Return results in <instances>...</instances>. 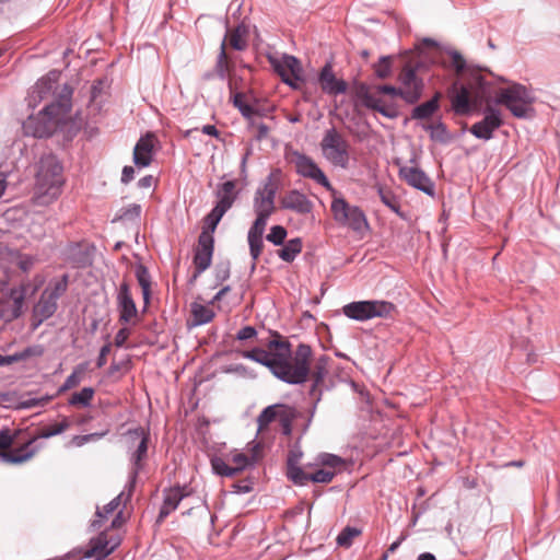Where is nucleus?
I'll use <instances>...</instances> for the list:
<instances>
[{
  "label": "nucleus",
  "mask_w": 560,
  "mask_h": 560,
  "mask_svg": "<svg viewBox=\"0 0 560 560\" xmlns=\"http://www.w3.org/2000/svg\"><path fill=\"white\" fill-rule=\"evenodd\" d=\"M447 52L456 73L467 79V84L459 88L457 84L453 85L452 107L457 115H467L471 110V106H479L490 97L491 89L480 70L468 67L457 50H447Z\"/></svg>",
  "instance_id": "nucleus-1"
},
{
  "label": "nucleus",
  "mask_w": 560,
  "mask_h": 560,
  "mask_svg": "<svg viewBox=\"0 0 560 560\" xmlns=\"http://www.w3.org/2000/svg\"><path fill=\"white\" fill-rule=\"evenodd\" d=\"M270 350H277L271 373L282 382L299 385L306 382L311 373L312 348L300 343L292 352L289 341L273 339L267 345Z\"/></svg>",
  "instance_id": "nucleus-2"
},
{
  "label": "nucleus",
  "mask_w": 560,
  "mask_h": 560,
  "mask_svg": "<svg viewBox=\"0 0 560 560\" xmlns=\"http://www.w3.org/2000/svg\"><path fill=\"white\" fill-rule=\"evenodd\" d=\"M65 183L62 166L52 154L45 155L38 163L36 173L35 194L40 203L57 199Z\"/></svg>",
  "instance_id": "nucleus-3"
},
{
  "label": "nucleus",
  "mask_w": 560,
  "mask_h": 560,
  "mask_svg": "<svg viewBox=\"0 0 560 560\" xmlns=\"http://www.w3.org/2000/svg\"><path fill=\"white\" fill-rule=\"evenodd\" d=\"M70 94L71 92L68 91L67 97L46 105L37 116L30 115L23 122L24 132L35 138L50 136L70 109Z\"/></svg>",
  "instance_id": "nucleus-4"
},
{
  "label": "nucleus",
  "mask_w": 560,
  "mask_h": 560,
  "mask_svg": "<svg viewBox=\"0 0 560 560\" xmlns=\"http://www.w3.org/2000/svg\"><path fill=\"white\" fill-rule=\"evenodd\" d=\"M69 276L51 279L39 295L32 311V327L37 329L43 322L50 318L58 308V300L67 292Z\"/></svg>",
  "instance_id": "nucleus-5"
},
{
  "label": "nucleus",
  "mask_w": 560,
  "mask_h": 560,
  "mask_svg": "<svg viewBox=\"0 0 560 560\" xmlns=\"http://www.w3.org/2000/svg\"><path fill=\"white\" fill-rule=\"evenodd\" d=\"M535 96L524 85L518 83L502 88L497 93L495 103L504 105L513 116L528 119L535 116L533 104Z\"/></svg>",
  "instance_id": "nucleus-6"
},
{
  "label": "nucleus",
  "mask_w": 560,
  "mask_h": 560,
  "mask_svg": "<svg viewBox=\"0 0 560 560\" xmlns=\"http://www.w3.org/2000/svg\"><path fill=\"white\" fill-rule=\"evenodd\" d=\"M332 197L330 210L334 220L341 226L361 233L369 228L364 212L358 206H352L335 189L329 190Z\"/></svg>",
  "instance_id": "nucleus-7"
},
{
  "label": "nucleus",
  "mask_w": 560,
  "mask_h": 560,
  "mask_svg": "<svg viewBox=\"0 0 560 560\" xmlns=\"http://www.w3.org/2000/svg\"><path fill=\"white\" fill-rule=\"evenodd\" d=\"M396 306L384 300L355 301L343 305L342 313L350 319L366 322L372 318H388L395 313Z\"/></svg>",
  "instance_id": "nucleus-8"
},
{
  "label": "nucleus",
  "mask_w": 560,
  "mask_h": 560,
  "mask_svg": "<svg viewBox=\"0 0 560 560\" xmlns=\"http://www.w3.org/2000/svg\"><path fill=\"white\" fill-rule=\"evenodd\" d=\"M323 155L332 165L347 168L349 165V143L348 141L335 129H328L320 142Z\"/></svg>",
  "instance_id": "nucleus-9"
},
{
  "label": "nucleus",
  "mask_w": 560,
  "mask_h": 560,
  "mask_svg": "<svg viewBox=\"0 0 560 560\" xmlns=\"http://www.w3.org/2000/svg\"><path fill=\"white\" fill-rule=\"evenodd\" d=\"M276 192L277 187L272 183L271 177L268 178L261 188H258L255 191L253 208L256 214V220L253 224L262 223V225H267L269 217L275 211Z\"/></svg>",
  "instance_id": "nucleus-10"
},
{
  "label": "nucleus",
  "mask_w": 560,
  "mask_h": 560,
  "mask_svg": "<svg viewBox=\"0 0 560 560\" xmlns=\"http://www.w3.org/2000/svg\"><path fill=\"white\" fill-rule=\"evenodd\" d=\"M129 439L131 440L130 460L132 468L128 479V494L127 498H131L137 482L139 471L141 469V460L147 456L148 452V438L144 435L142 430L129 431Z\"/></svg>",
  "instance_id": "nucleus-11"
},
{
  "label": "nucleus",
  "mask_w": 560,
  "mask_h": 560,
  "mask_svg": "<svg viewBox=\"0 0 560 560\" xmlns=\"http://www.w3.org/2000/svg\"><path fill=\"white\" fill-rule=\"evenodd\" d=\"M28 287V283H22L20 287L11 289L9 294L1 299L0 319L9 323L22 315Z\"/></svg>",
  "instance_id": "nucleus-12"
},
{
  "label": "nucleus",
  "mask_w": 560,
  "mask_h": 560,
  "mask_svg": "<svg viewBox=\"0 0 560 560\" xmlns=\"http://www.w3.org/2000/svg\"><path fill=\"white\" fill-rule=\"evenodd\" d=\"M275 71L281 77L282 81L296 88V82L302 80L303 70L298 58L290 55H283L280 58H270Z\"/></svg>",
  "instance_id": "nucleus-13"
},
{
  "label": "nucleus",
  "mask_w": 560,
  "mask_h": 560,
  "mask_svg": "<svg viewBox=\"0 0 560 560\" xmlns=\"http://www.w3.org/2000/svg\"><path fill=\"white\" fill-rule=\"evenodd\" d=\"M293 163L299 175L314 180L327 190H332L334 187L330 182L313 159L305 154L295 152L293 154Z\"/></svg>",
  "instance_id": "nucleus-14"
},
{
  "label": "nucleus",
  "mask_w": 560,
  "mask_h": 560,
  "mask_svg": "<svg viewBox=\"0 0 560 560\" xmlns=\"http://www.w3.org/2000/svg\"><path fill=\"white\" fill-rule=\"evenodd\" d=\"M59 78L60 72L52 70L39 79L26 97L28 107L35 108L42 101L46 100L50 94H54Z\"/></svg>",
  "instance_id": "nucleus-15"
},
{
  "label": "nucleus",
  "mask_w": 560,
  "mask_h": 560,
  "mask_svg": "<svg viewBox=\"0 0 560 560\" xmlns=\"http://www.w3.org/2000/svg\"><path fill=\"white\" fill-rule=\"evenodd\" d=\"M399 177L409 186L421 190L428 196H434V183L421 168L410 165L400 166Z\"/></svg>",
  "instance_id": "nucleus-16"
},
{
  "label": "nucleus",
  "mask_w": 560,
  "mask_h": 560,
  "mask_svg": "<svg viewBox=\"0 0 560 560\" xmlns=\"http://www.w3.org/2000/svg\"><path fill=\"white\" fill-rule=\"evenodd\" d=\"M400 82L401 98L407 103H416L422 93L423 83L416 74V70L405 67L398 78Z\"/></svg>",
  "instance_id": "nucleus-17"
},
{
  "label": "nucleus",
  "mask_w": 560,
  "mask_h": 560,
  "mask_svg": "<svg viewBox=\"0 0 560 560\" xmlns=\"http://www.w3.org/2000/svg\"><path fill=\"white\" fill-rule=\"evenodd\" d=\"M213 235L209 232H201L198 238V245L194 255L195 278L206 271L212 261L213 255Z\"/></svg>",
  "instance_id": "nucleus-18"
},
{
  "label": "nucleus",
  "mask_w": 560,
  "mask_h": 560,
  "mask_svg": "<svg viewBox=\"0 0 560 560\" xmlns=\"http://www.w3.org/2000/svg\"><path fill=\"white\" fill-rule=\"evenodd\" d=\"M502 125V117L500 110L488 106L485 110L482 120L474 124L470 132L478 139L490 140L493 131Z\"/></svg>",
  "instance_id": "nucleus-19"
},
{
  "label": "nucleus",
  "mask_w": 560,
  "mask_h": 560,
  "mask_svg": "<svg viewBox=\"0 0 560 560\" xmlns=\"http://www.w3.org/2000/svg\"><path fill=\"white\" fill-rule=\"evenodd\" d=\"M117 307L119 312V322L124 324H135L138 318L136 303L130 294L129 285L124 282L120 284L117 294Z\"/></svg>",
  "instance_id": "nucleus-20"
},
{
  "label": "nucleus",
  "mask_w": 560,
  "mask_h": 560,
  "mask_svg": "<svg viewBox=\"0 0 560 560\" xmlns=\"http://www.w3.org/2000/svg\"><path fill=\"white\" fill-rule=\"evenodd\" d=\"M318 81L323 92L329 95L343 94L348 88L346 81L336 78L330 62L322 68Z\"/></svg>",
  "instance_id": "nucleus-21"
},
{
  "label": "nucleus",
  "mask_w": 560,
  "mask_h": 560,
  "mask_svg": "<svg viewBox=\"0 0 560 560\" xmlns=\"http://www.w3.org/2000/svg\"><path fill=\"white\" fill-rule=\"evenodd\" d=\"M280 205L282 209L294 211L298 214H308L313 209V202L296 189L288 191L282 197Z\"/></svg>",
  "instance_id": "nucleus-22"
},
{
  "label": "nucleus",
  "mask_w": 560,
  "mask_h": 560,
  "mask_svg": "<svg viewBox=\"0 0 560 560\" xmlns=\"http://www.w3.org/2000/svg\"><path fill=\"white\" fill-rule=\"evenodd\" d=\"M118 542L110 544L105 534H101L90 540L89 547L83 551V559L94 558L95 560H103L109 556Z\"/></svg>",
  "instance_id": "nucleus-23"
},
{
  "label": "nucleus",
  "mask_w": 560,
  "mask_h": 560,
  "mask_svg": "<svg viewBox=\"0 0 560 560\" xmlns=\"http://www.w3.org/2000/svg\"><path fill=\"white\" fill-rule=\"evenodd\" d=\"M154 138L151 135L141 137L133 149V163L138 167H147L153 158Z\"/></svg>",
  "instance_id": "nucleus-24"
},
{
  "label": "nucleus",
  "mask_w": 560,
  "mask_h": 560,
  "mask_svg": "<svg viewBox=\"0 0 560 560\" xmlns=\"http://www.w3.org/2000/svg\"><path fill=\"white\" fill-rule=\"evenodd\" d=\"M188 495L186 488L175 487L164 491L163 504L161 506L158 521L162 522L173 511H175L179 502Z\"/></svg>",
  "instance_id": "nucleus-25"
},
{
  "label": "nucleus",
  "mask_w": 560,
  "mask_h": 560,
  "mask_svg": "<svg viewBox=\"0 0 560 560\" xmlns=\"http://www.w3.org/2000/svg\"><path fill=\"white\" fill-rule=\"evenodd\" d=\"M36 438L30 440L22 446L8 451V452H1L0 458L9 464H22L31 459L35 453L37 452V448L33 446Z\"/></svg>",
  "instance_id": "nucleus-26"
},
{
  "label": "nucleus",
  "mask_w": 560,
  "mask_h": 560,
  "mask_svg": "<svg viewBox=\"0 0 560 560\" xmlns=\"http://www.w3.org/2000/svg\"><path fill=\"white\" fill-rule=\"evenodd\" d=\"M265 229L266 225H262V223L253 224L247 234L249 254L254 260L253 268H255V261L259 258L264 248L262 235Z\"/></svg>",
  "instance_id": "nucleus-27"
},
{
  "label": "nucleus",
  "mask_w": 560,
  "mask_h": 560,
  "mask_svg": "<svg viewBox=\"0 0 560 560\" xmlns=\"http://www.w3.org/2000/svg\"><path fill=\"white\" fill-rule=\"evenodd\" d=\"M236 195L234 180L223 183L217 192L218 202L214 208L225 214V212L233 206Z\"/></svg>",
  "instance_id": "nucleus-28"
},
{
  "label": "nucleus",
  "mask_w": 560,
  "mask_h": 560,
  "mask_svg": "<svg viewBox=\"0 0 560 560\" xmlns=\"http://www.w3.org/2000/svg\"><path fill=\"white\" fill-rule=\"evenodd\" d=\"M240 354L248 360L257 362L269 369L271 372L275 360L277 358V350H265L262 348H254L252 350H244Z\"/></svg>",
  "instance_id": "nucleus-29"
},
{
  "label": "nucleus",
  "mask_w": 560,
  "mask_h": 560,
  "mask_svg": "<svg viewBox=\"0 0 560 560\" xmlns=\"http://www.w3.org/2000/svg\"><path fill=\"white\" fill-rule=\"evenodd\" d=\"M360 98L365 107L374 109L385 117L394 118L397 115L393 107L385 105L381 98L370 93L368 90H361Z\"/></svg>",
  "instance_id": "nucleus-30"
},
{
  "label": "nucleus",
  "mask_w": 560,
  "mask_h": 560,
  "mask_svg": "<svg viewBox=\"0 0 560 560\" xmlns=\"http://www.w3.org/2000/svg\"><path fill=\"white\" fill-rule=\"evenodd\" d=\"M128 494V485L126 486L125 490L121 491L116 498H114L107 505L104 506L103 510L97 509L96 511V517L97 520L93 521L92 526L97 528L102 525V522L107 518V516L112 513H114L118 506L120 505L121 501L124 500V503L126 504L127 501L130 500V498H127Z\"/></svg>",
  "instance_id": "nucleus-31"
},
{
  "label": "nucleus",
  "mask_w": 560,
  "mask_h": 560,
  "mask_svg": "<svg viewBox=\"0 0 560 560\" xmlns=\"http://www.w3.org/2000/svg\"><path fill=\"white\" fill-rule=\"evenodd\" d=\"M192 315V325L201 326L210 323L214 318V312L209 305H203L198 302H192L190 305Z\"/></svg>",
  "instance_id": "nucleus-32"
},
{
  "label": "nucleus",
  "mask_w": 560,
  "mask_h": 560,
  "mask_svg": "<svg viewBox=\"0 0 560 560\" xmlns=\"http://www.w3.org/2000/svg\"><path fill=\"white\" fill-rule=\"evenodd\" d=\"M282 411H284V405L281 404L266 407L257 418L258 430L262 431L272 421L278 420Z\"/></svg>",
  "instance_id": "nucleus-33"
},
{
  "label": "nucleus",
  "mask_w": 560,
  "mask_h": 560,
  "mask_svg": "<svg viewBox=\"0 0 560 560\" xmlns=\"http://www.w3.org/2000/svg\"><path fill=\"white\" fill-rule=\"evenodd\" d=\"M440 93L431 100L416 106L411 113L412 119H428L439 109Z\"/></svg>",
  "instance_id": "nucleus-34"
},
{
  "label": "nucleus",
  "mask_w": 560,
  "mask_h": 560,
  "mask_svg": "<svg viewBox=\"0 0 560 560\" xmlns=\"http://www.w3.org/2000/svg\"><path fill=\"white\" fill-rule=\"evenodd\" d=\"M90 366L89 362H82L74 366L72 373L66 378L62 386L59 388V393L67 392L78 386L84 378L85 373Z\"/></svg>",
  "instance_id": "nucleus-35"
},
{
  "label": "nucleus",
  "mask_w": 560,
  "mask_h": 560,
  "mask_svg": "<svg viewBox=\"0 0 560 560\" xmlns=\"http://www.w3.org/2000/svg\"><path fill=\"white\" fill-rule=\"evenodd\" d=\"M329 358L327 355H320L316 359L314 370L310 373L313 387L319 386L328 374Z\"/></svg>",
  "instance_id": "nucleus-36"
},
{
  "label": "nucleus",
  "mask_w": 560,
  "mask_h": 560,
  "mask_svg": "<svg viewBox=\"0 0 560 560\" xmlns=\"http://www.w3.org/2000/svg\"><path fill=\"white\" fill-rule=\"evenodd\" d=\"M302 250V241L301 238H292L288 241L283 247L278 250V256L287 262H291L295 259V257L301 253Z\"/></svg>",
  "instance_id": "nucleus-37"
},
{
  "label": "nucleus",
  "mask_w": 560,
  "mask_h": 560,
  "mask_svg": "<svg viewBox=\"0 0 560 560\" xmlns=\"http://www.w3.org/2000/svg\"><path fill=\"white\" fill-rule=\"evenodd\" d=\"M247 27L245 25H238L229 35V43L235 50H244L247 47Z\"/></svg>",
  "instance_id": "nucleus-38"
},
{
  "label": "nucleus",
  "mask_w": 560,
  "mask_h": 560,
  "mask_svg": "<svg viewBox=\"0 0 560 560\" xmlns=\"http://www.w3.org/2000/svg\"><path fill=\"white\" fill-rule=\"evenodd\" d=\"M377 194L381 201L389 208L393 212L400 215V202L398 197L389 189L383 186H377Z\"/></svg>",
  "instance_id": "nucleus-39"
},
{
  "label": "nucleus",
  "mask_w": 560,
  "mask_h": 560,
  "mask_svg": "<svg viewBox=\"0 0 560 560\" xmlns=\"http://www.w3.org/2000/svg\"><path fill=\"white\" fill-rule=\"evenodd\" d=\"M95 390L92 387H84L71 395L68 404L75 407H89L93 400Z\"/></svg>",
  "instance_id": "nucleus-40"
},
{
  "label": "nucleus",
  "mask_w": 560,
  "mask_h": 560,
  "mask_svg": "<svg viewBox=\"0 0 560 560\" xmlns=\"http://www.w3.org/2000/svg\"><path fill=\"white\" fill-rule=\"evenodd\" d=\"M70 427V421L68 418H62L60 422H56L52 424L45 425L40 429L37 438L40 439H49L51 436L61 434L66 430H68Z\"/></svg>",
  "instance_id": "nucleus-41"
},
{
  "label": "nucleus",
  "mask_w": 560,
  "mask_h": 560,
  "mask_svg": "<svg viewBox=\"0 0 560 560\" xmlns=\"http://www.w3.org/2000/svg\"><path fill=\"white\" fill-rule=\"evenodd\" d=\"M231 70V63L228 59L226 51H225V39L221 44L220 54L217 59L215 63V73L217 75L224 80L228 75V73Z\"/></svg>",
  "instance_id": "nucleus-42"
},
{
  "label": "nucleus",
  "mask_w": 560,
  "mask_h": 560,
  "mask_svg": "<svg viewBox=\"0 0 560 560\" xmlns=\"http://www.w3.org/2000/svg\"><path fill=\"white\" fill-rule=\"evenodd\" d=\"M136 277L139 282V285L142 290V295L144 303L148 304L150 300V275L145 267L139 266L136 270Z\"/></svg>",
  "instance_id": "nucleus-43"
},
{
  "label": "nucleus",
  "mask_w": 560,
  "mask_h": 560,
  "mask_svg": "<svg viewBox=\"0 0 560 560\" xmlns=\"http://www.w3.org/2000/svg\"><path fill=\"white\" fill-rule=\"evenodd\" d=\"M230 460L232 462L235 474L237 475L238 472L243 471L247 466L255 463L257 460V456L255 453L252 455V457H248L243 453L235 452L231 454Z\"/></svg>",
  "instance_id": "nucleus-44"
},
{
  "label": "nucleus",
  "mask_w": 560,
  "mask_h": 560,
  "mask_svg": "<svg viewBox=\"0 0 560 560\" xmlns=\"http://www.w3.org/2000/svg\"><path fill=\"white\" fill-rule=\"evenodd\" d=\"M361 534V530L357 527L347 526L337 536V545L340 547L349 548L355 537Z\"/></svg>",
  "instance_id": "nucleus-45"
},
{
  "label": "nucleus",
  "mask_w": 560,
  "mask_h": 560,
  "mask_svg": "<svg viewBox=\"0 0 560 560\" xmlns=\"http://www.w3.org/2000/svg\"><path fill=\"white\" fill-rule=\"evenodd\" d=\"M13 261L23 272H28L34 268L38 259L33 255L15 253Z\"/></svg>",
  "instance_id": "nucleus-46"
},
{
  "label": "nucleus",
  "mask_w": 560,
  "mask_h": 560,
  "mask_svg": "<svg viewBox=\"0 0 560 560\" xmlns=\"http://www.w3.org/2000/svg\"><path fill=\"white\" fill-rule=\"evenodd\" d=\"M287 475L298 486H304L310 481V474H306L300 466L289 467Z\"/></svg>",
  "instance_id": "nucleus-47"
},
{
  "label": "nucleus",
  "mask_w": 560,
  "mask_h": 560,
  "mask_svg": "<svg viewBox=\"0 0 560 560\" xmlns=\"http://www.w3.org/2000/svg\"><path fill=\"white\" fill-rule=\"evenodd\" d=\"M233 104L245 118H250L256 114L255 108L245 102V96L241 93L233 96Z\"/></svg>",
  "instance_id": "nucleus-48"
},
{
  "label": "nucleus",
  "mask_w": 560,
  "mask_h": 560,
  "mask_svg": "<svg viewBox=\"0 0 560 560\" xmlns=\"http://www.w3.org/2000/svg\"><path fill=\"white\" fill-rule=\"evenodd\" d=\"M287 234V230L282 225H273L267 234L266 240L276 246L283 245Z\"/></svg>",
  "instance_id": "nucleus-49"
},
{
  "label": "nucleus",
  "mask_w": 560,
  "mask_h": 560,
  "mask_svg": "<svg viewBox=\"0 0 560 560\" xmlns=\"http://www.w3.org/2000/svg\"><path fill=\"white\" fill-rule=\"evenodd\" d=\"M212 469L217 475L225 476V477H233L235 476V470L233 466L229 465L224 459L222 458H213L211 460Z\"/></svg>",
  "instance_id": "nucleus-50"
},
{
  "label": "nucleus",
  "mask_w": 560,
  "mask_h": 560,
  "mask_svg": "<svg viewBox=\"0 0 560 560\" xmlns=\"http://www.w3.org/2000/svg\"><path fill=\"white\" fill-rule=\"evenodd\" d=\"M223 215H224V213H222V212H220V210L213 208L211 210V212L205 218L206 226L202 232H209L210 235H212Z\"/></svg>",
  "instance_id": "nucleus-51"
},
{
  "label": "nucleus",
  "mask_w": 560,
  "mask_h": 560,
  "mask_svg": "<svg viewBox=\"0 0 560 560\" xmlns=\"http://www.w3.org/2000/svg\"><path fill=\"white\" fill-rule=\"evenodd\" d=\"M293 418H294L293 410L290 407L284 405V411L281 412V415L278 419L280 422V425L282 428L283 434L289 435L291 433V424H292Z\"/></svg>",
  "instance_id": "nucleus-52"
},
{
  "label": "nucleus",
  "mask_w": 560,
  "mask_h": 560,
  "mask_svg": "<svg viewBox=\"0 0 560 560\" xmlns=\"http://www.w3.org/2000/svg\"><path fill=\"white\" fill-rule=\"evenodd\" d=\"M335 472L329 469H317L315 472L310 474V481L317 483H328L332 480Z\"/></svg>",
  "instance_id": "nucleus-53"
},
{
  "label": "nucleus",
  "mask_w": 560,
  "mask_h": 560,
  "mask_svg": "<svg viewBox=\"0 0 560 560\" xmlns=\"http://www.w3.org/2000/svg\"><path fill=\"white\" fill-rule=\"evenodd\" d=\"M375 74L380 79H385L390 75L392 66L389 57H382L377 65H375Z\"/></svg>",
  "instance_id": "nucleus-54"
},
{
  "label": "nucleus",
  "mask_w": 560,
  "mask_h": 560,
  "mask_svg": "<svg viewBox=\"0 0 560 560\" xmlns=\"http://www.w3.org/2000/svg\"><path fill=\"white\" fill-rule=\"evenodd\" d=\"M318 464L327 467H337L343 463L342 458L337 455L323 453L317 457Z\"/></svg>",
  "instance_id": "nucleus-55"
},
{
  "label": "nucleus",
  "mask_w": 560,
  "mask_h": 560,
  "mask_svg": "<svg viewBox=\"0 0 560 560\" xmlns=\"http://www.w3.org/2000/svg\"><path fill=\"white\" fill-rule=\"evenodd\" d=\"M13 444V436L10 433V430L4 429L0 431V450L2 452H7L9 447Z\"/></svg>",
  "instance_id": "nucleus-56"
},
{
  "label": "nucleus",
  "mask_w": 560,
  "mask_h": 560,
  "mask_svg": "<svg viewBox=\"0 0 560 560\" xmlns=\"http://www.w3.org/2000/svg\"><path fill=\"white\" fill-rule=\"evenodd\" d=\"M256 335H257V330L255 327L245 326L237 331L236 339L243 341V340L252 339V338L256 337Z\"/></svg>",
  "instance_id": "nucleus-57"
},
{
  "label": "nucleus",
  "mask_w": 560,
  "mask_h": 560,
  "mask_svg": "<svg viewBox=\"0 0 560 560\" xmlns=\"http://www.w3.org/2000/svg\"><path fill=\"white\" fill-rule=\"evenodd\" d=\"M129 336H130L129 328H127V327L120 328L115 336V345L117 347H122L125 345L126 340L129 338Z\"/></svg>",
  "instance_id": "nucleus-58"
},
{
  "label": "nucleus",
  "mask_w": 560,
  "mask_h": 560,
  "mask_svg": "<svg viewBox=\"0 0 560 560\" xmlns=\"http://www.w3.org/2000/svg\"><path fill=\"white\" fill-rule=\"evenodd\" d=\"M301 457H302L301 451H299V450L290 451V453L288 455V460H287L288 468L293 467V466H299Z\"/></svg>",
  "instance_id": "nucleus-59"
},
{
  "label": "nucleus",
  "mask_w": 560,
  "mask_h": 560,
  "mask_svg": "<svg viewBox=\"0 0 560 560\" xmlns=\"http://www.w3.org/2000/svg\"><path fill=\"white\" fill-rule=\"evenodd\" d=\"M376 90L378 93L401 97V90L399 88H395L393 85H380L376 88Z\"/></svg>",
  "instance_id": "nucleus-60"
},
{
  "label": "nucleus",
  "mask_w": 560,
  "mask_h": 560,
  "mask_svg": "<svg viewBox=\"0 0 560 560\" xmlns=\"http://www.w3.org/2000/svg\"><path fill=\"white\" fill-rule=\"evenodd\" d=\"M110 351V345H105L101 348L100 354L96 361L97 368H103L106 364V357Z\"/></svg>",
  "instance_id": "nucleus-61"
},
{
  "label": "nucleus",
  "mask_w": 560,
  "mask_h": 560,
  "mask_svg": "<svg viewBox=\"0 0 560 560\" xmlns=\"http://www.w3.org/2000/svg\"><path fill=\"white\" fill-rule=\"evenodd\" d=\"M141 213V207L139 205H132L127 208L121 215L122 218H139Z\"/></svg>",
  "instance_id": "nucleus-62"
},
{
  "label": "nucleus",
  "mask_w": 560,
  "mask_h": 560,
  "mask_svg": "<svg viewBox=\"0 0 560 560\" xmlns=\"http://www.w3.org/2000/svg\"><path fill=\"white\" fill-rule=\"evenodd\" d=\"M135 170L132 166H125L121 173V182L128 184L133 179Z\"/></svg>",
  "instance_id": "nucleus-63"
},
{
  "label": "nucleus",
  "mask_w": 560,
  "mask_h": 560,
  "mask_svg": "<svg viewBox=\"0 0 560 560\" xmlns=\"http://www.w3.org/2000/svg\"><path fill=\"white\" fill-rule=\"evenodd\" d=\"M431 128L433 129L432 133H431L432 138L436 137V138L442 139V137L446 135V129L443 124H439L434 128L433 127H431Z\"/></svg>",
  "instance_id": "nucleus-64"
}]
</instances>
